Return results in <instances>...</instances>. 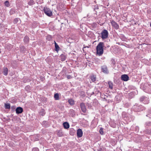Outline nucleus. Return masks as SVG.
<instances>
[{
	"label": "nucleus",
	"mask_w": 151,
	"mask_h": 151,
	"mask_svg": "<svg viewBox=\"0 0 151 151\" xmlns=\"http://www.w3.org/2000/svg\"><path fill=\"white\" fill-rule=\"evenodd\" d=\"M104 44L103 42H100L96 46V53L99 56L102 55L104 52L103 48Z\"/></svg>",
	"instance_id": "f257e3e1"
},
{
	"label": "nucleus",
	"mask_w": 151,
	"mask_h": 151,
	"mask_svg": "<svg viewBox=\"0 0 151 151\" xmlns=\"http://www.w3.org/2000/svg\"><path fill=\"white\" fill-rule=\"evenodd\" d=\"M43 10L45 13L48 16L51 17L52 15V12L49 8L45 7Z\"/></svg>",
	"instance_id": "f03ea898"
},
{
	"label": "nucleus",
	"mask_w": 151,
	"mask_h": 151,
	"mask_svg": "<svg viewBox=\"0 0 151 151\" xmlns=\"http://www.w3.org/2000/svg\"><path fill=\"white\" fill-rule=\"evenodd\" d=\"M101 37L103 39L107 38L108 35V31L106 29H104L101 33Z\"/></svg>",
	"instance_id": "7ed1b4c3"
},
{
	"label": "nucleus",
	"mask_w": 151,
	"mask_h": 151,
	"mask_svg": "<svg viewBox=\"0 0 151 151\" xmlns=\"http://www.w3.org/2000/svg\"><path fill=\"white\" fill-rule=\"evenodd\" d=\"M111 23L112 26L116 29H118L119 28V26L117 23L115 21L113 20L111 21Z\"/></svg>",
	"instance_id": "20e7f679"
},
{
	"label": "nucleus",
	"mask_w": 151,
	"mask_h": 151,
	"mask_svg": "<svg viewBox=\"0 0 151 151\" xmlns=\"http://www.w3.org/2000/svg\"><path fill=\"white\" fill-rule=\"evenodd\" d=\"M80 107L83 113H86V109L85 104L84 103H82L80 104Z\"/></svg>",
	"instance_id": "39448f33"
},
{
	"label": "nucleus",
	"mask_w": 151,
	"mask_h": 151,
	"mask_svg": "<svg viewBox=\"0 0 151 151\" xmlns=\"http://www.w3.org/2000/svg\"><path fill=\"white\" fill-rule=\"evenodd\" d=\"M121 79L124 81H127L128 80L129 77L126 74L122 75L121 77Z\"/></svg>",
	"instance_id": "423d86ee"
},
{
	"label": "nucleus",
	"mask_w": 151,
	"mask_h": 151,
	"mask_svg": "<svg viewBox=\"0 0 151 151\" xmlns=\"http://www.w3.org/2000/svg\"><path fill=\"white\" fill-rule=\"evenodd\" d=\"M23 111V109L21 107H17L16 109V113L18 114L22 113Z\"/></svg>",
	"instance_id": "0eeeda50"
},
{
	"label": "nucleus",
	"mask_w": 151,
	"mask_h": 151,
	"mask_svg": "<svg viewBox=\"0 0 151 151\" xmlns=\"http://www.w3.org/2000/svg\"><path fill=\"white\" fill-rule=\"evenodd\" d=\"M77 136L78 137H81L82 136L83 132L81 129H79L77 130Z\"/></svg>",
	"instance_id": "6e6552de"
},
{
	"label": "nucleus",
	"mask_w": 151,
	"mask_h": 151,
	"mask_svg": "<svg viewBox=\"0 0 151 151\" xmlns=\"http://www.w3.org/2000/svg\"><path fill=\"white\" fill-rule=\"evenodd\" d=\"M142 101L145 104H148L149 103L148 98L146 97H142Z\"/></svg>",
	"instance_id": "1a4fd4ad"
},
{
	"label": "nucleus",
	"mask_w": 151,
	"mask_h": 151,
	"mask_svg": "<svg viewBox=\"0 0 151 151\" xmlns=\"http://www.w3.org/2000/svg\"><path fill=\"white\" fill-rule=\"evenodd\" d=\"M90 78L91 79L92 81L93 82H95L96 80V76L94 75L93 74L90 76Z\"/></svg>",
	"instance_id": "9d476101"
},
{
	"label": "nucleus",
	"mask_w": 151,
	"mask_h": 151,
	"mask_svg": "<svg viewBox=\"0 0 151 151\" xmlns=\"http://www.w3.org/2000/svg\"><path fill=\"white\" fill-rule=\"evenodd\" d=\"M102 71L105 73L108 74L109 73V70L106 67H102Z\"/></svg>",
	"instance_id": "9b49d317"
},
{
	"label": "nucleus",
	"mask_w": 151,
	"mask_h": 151,
	"mask_svg": "<svg viewBox=\"0 0 151 151\" xmlns=\"http://www.w3.org/2000/svg\"><path fill=\"white\" fill-rule=\"evenodd\" d=\"M69 114L72 117H74L75 116V111L73 109H70V110Z\"/></svg>",
	"instance_id": "f8f14e48"
},
{
	"label": "nucleus",
	"mask_w": 151,
	"mask_h": 151,
	"mask_svg": "<svg viewBox=\"0 0 151 151\" xmlns=\"http://www.w3.org/2000/svg\"><path fill=\"white\" fill-rule=\"evenodd\" d=\"M63 125L64 127L66 129H68L69 128L70 125L67 122H65L63 123Z\"/></svg>",
	"instance_id": "ddd939ff"
},
{
	"label": "nucleus",
	"mask_w": 151,
	"mask_h": 151,
	"mask_svg": "<svg viewBox=\"0 0 151 151\" xmlns=\"http://www.w3.org/2000/svg\"><path fill=\"white\" fill-rule=\"evenodd\" d=\"M8 69L6 67H4L3 68V73L5 76H7L8 74Z\"/></svg>",
	"instance_id": "4468645a"
},
{
	"label": "nucleus",
	"mask_w": 151,
	"mask_h": 151,
	"mask_svg": "<svg viewBox=\"0 0 151 151\" xmlns=\"http://www.w3.org/2000/svg\"><path fill=\"white\" fill-rule=\"evenodd\" d=\"M66 55L63 54H61L60 56V58L62 61H65L66 59Z\"/></svg>",
	"instance_id": "2eb2a0df"
},
{
	"label": "nucleus",
	"mask_w": 151,
	"mask_h": 151,
	"mask_svg": "<svg viewBox=\"0 0 151 151\" xmlns=\"http://www.w3.org/2000/svg\"><path fill=\"white\" fill-rule=\"evenodd\" d=\"M68 102L71 105H73L75 104V101L72 99H69L68 101Z\"/></svg>",
	"instance_id": "dca6fc26"
},
{
	"label": "nucleus",
	"mask_w": 151,
	"mask_h": 151,
	"mask_svg": "<svg viewBox=\"0 0 151 151\" xmlns=\"http://www.w3.org/2000/svg\"><path fill=\"white\" fill-rule=\"evenodd\" d=\"M57 135L59 137L62 136L63 134L62 131L61 130H58L57 131Z\"/></svg>",
	"instance_id": "f3484780"
},
{
	"label": "nucleus",
	"mask_w": 151,
	"mask_h": 151,
	"mask_svg": "<svg viewBox=\"0 0 151 151\" xmlns=\"http://www.w3.org/2000/svg\"><path fill=\"white\" fill-rule=\"evenodd\" d=\"M120 37L122 40L123 41H125L126 40V38L124 35L122 34L120 35Z\"/></svg>",
	"instance_id": "a211bd4d"
},
{
	"label": "nucleus",
	"mask_w": 151,
	"mask_h": 151,
	"mask_svg": "<svg viewBox=\"0 0 151 151\" xmlns=\"http://www.w3.org/2000/svg\"><path fill=\"white\" fill-rule=\"evenodd\" d=\"M29 38L27 36H25L24 39V42L27 43L29 42Z\"/></svg>",
	"instance_id": "6ab92c4d"
},
{
	"label": "nucleus",
	"mask_w": 151,
	"mask_h": 151,
	"mask_svg": "<svg viewBox=\"0 0 151 151\" xmlns=\"http://www.w3.org/2000/svg\"><path fill=\"white\" fill-rule=\"evenodd\" d=\"M45 110L44 109H41L40 112V115L42 116H43L45 114Z\"/></svg>",
	"instance_id": "aec40b11"
},
{
	"label": "nucleus",
	"mask_w": 151,
	"mask_h": 151,
	"mask_svg": "<svg viewBox=\"0 0 151 151\" xmlns=\"http://www.w3.org/2000/svg\"><path fill=\"white\" fill-rule=\"evenodd\" d=\"M108 83L109 88L111 89H112L113 84L112 82L111 81H109Z\"/></svg>",
	"instance_id": "412c9836"
},
{
	"label": "nucleus",
	"mask_w": 151,
	"mask_h": 151,
	"mask_svg": "<svg viewBox=\"0 0 151 151\" xmlns=\"http://www.w3.org/2000/svg\"><path fill=\"white\" fill-rule=\"evenodd\" d=\"M54 97L55 100H59V99L58 94L56 93L54 94Z\"/></svg>",
	"instance_id": "4be33fe9"
},
{
	"label": "nucleus",
	"mask_w": 151,
	"mask_h": 151,
	"mask_svg": "<svg viewBox=\"0 0 151 151\" xmlns=\"http://www.w3.org/2000/svg\"><path fill=\"white\" fill-rule=\"evenodd\" d=\"M5 108L6 109H10V105L9 104H5Z\"/></svg>",
	"instance_id": "5701e85b"
},
{
	"label": "nucleus",
	"mask_w": 151,
	"mask_h": 151,
	"mask_svg": "<svg viewBox=\"0 0 151 151\" xmlns=\"http://www.w3.org/2000/svg\"><path fill=\"white\" fill-rule=\"evenodd\" d=\"M55 48L56 49V50L57 51L59 50L60 49V47L55 42Z\"/></svg>",
	"instance_id": "b1692460"
},
{
	"label": "nucleus",
	"mask_w": 151,
	"mask_h": 151,
	"mask_svg": "<svg viewBox=\"0 0 151 151\" xmlns=\"http://www.w3.org/2000/svg\"><path fill=\"white\" fill-rule=\"evenodd\" d=\"M39 137L38 135H36L34 137V139L35 141H37L39 139Z\"/></svg>",
	"instance_id": "393cba45"
},
{
	"label": "nucleus",
	"mask_w": 151,
	"mask_h": 151,
	"mask_svg": "<svg viewBox=\"0 0 151 151\" xmlns=\"http://www.w3.org/2000/svg\"><path fill=\"white\" fill-rule=\"evenodd\" d=\"M4 5L7 7H9L10 5L9 2L8 1H6L5 2Z\"/></svg>",
	"instance_id": "a878e982"
},
{
	"label": "nucleus",
	"mask_w": 151,
	"mask_h": 151,
	"mask_svg": "<svg viewBox=\"0 0 151 151\" xmlns=\"http://www.w3.org/2000/svg\"><path fill=\"white\" fill-rule=\"evenodd\" d=\"M34 4V1L33 0H30L28 2V4L30 6L33 5Z\"/></svg>",
	"instance_id": "bb28decb"
},
{
	"label": "nucleus",
	"mask_w": 151,
	"mask_h": 151,
	"mask_svg": "<svg viewBox=\"0 0 151 151\" xmlns=\"http://www.w3.org/2000/svg\"><path fill=\"white\" fill-rule=\"evenodd\" d=\"M19 20V18H16L14 19L13 21V23L14 24H17Z\"/></svg>",
	"instance_id": "cd10ccee"
},
{
	"label": "nucleus",
	"mask_w": 151,
	"mask_h": 151,
	"mask_svg": "<svg viewBox=\"0 0 151 151\" xmlns=\"http://www.w3.org/2000/svg\"><path fill=\"white\" fill-rule=\"evenodd\" d=\"M103 130V129L102 128H101L99 130L100 133L101 135L103 134H104Z\"/></svg>",
	"instance_id": "c85d7f7f"
},
{
	"label": "nucleus",
	"mask_w": 151,
	"mask_h": 151,
	"mask_svg": "<svg viewBox=\"0 0 151 151\" xmlns=\"http://www.w3.org/2000/svg\"><path fill=\"white\" fill-rule=\"evenodd\" d=\"M32 151H39V150L37 147H34L32 149Z\"/></svg>",
	"instance_id": "c756f323"
},
{
	"label": "nucleus",
	"mask_w": 151,
	"mask_h": 151,
	"mask_svg": "<svg viewBox=\"0 0 151 151\" xmlns=\"http://www.w3.org/2000/svg\"><path fill=\"white\" fill-rule=\"evenodd\" d=\"M47 39L49 41L51 40L52 39V37L50 35H48L47 36Z\"/></svg>",
	"instance_id": "7c9ffc66"
},
{
	"label": "nucleus",
	"mask_w": 151,
	"mask_h": 151,
	"mask_svg": "<svg viewBox=\"0 0 151 151\" xmlns=\"http://www.w3.org/2000/svg\"><path fill=\"white\" fill-rule=\"evenodd\" d=\"M66 78L68 79L72 78L73 77L70 75H67L66 76Z\"/></svg>",
	"instance_id": "2f4dec72"
},
{
	"label": "nucleus",
	"mask_w": 151,
	"mask_h": 151,
	"mask_svg": "<svg viewBox=\"0 0 151 151\" xmlns=\"http://www.w3.org/2000/svg\"><path fill=\"white\" fill-rule=\"evenodd\" d=\"M111 62L112 63V65H114L115 63V61L114 59H112L111 60Z\"/></svg>",
	"instance_id": "473e14b6"
},
{
	"label": "nucleus",
	"mask_w": 151,
	"mask_h": 151,
	"mask_svg": "<svg viewBox=\"0 0 151 151\" xmlns=\"http://www.w3.org/2000/svg\"><path fill=\"white\" fill-rule=\"evenodd\" d=\"M30 87V86H27L25 87V89L26 90H28V89Z\"/></svg>",
	"instance_id": "72a5a7b5"
},
{
	"label": "nucleus",
	"mask_w": 151,
	"mask_h": 151,
	"mask_svg": "<svg viewBox=\"0 0 151 151\" xmlns=\"http://www.w3.org/2000/svg\"><path fill=\"white\" fill-rule=\"evenodd\" d=\"M11 109H15V106H12L11 107Z\"/></svg>",
	"instance_id": "f704fd0d"
},
{
	"label": "nucleus",
	"mask_w": 151,
	"mask_h": 151,
	"mask_svg": "<svg viewBox=\"0 0 151 151\" xmlns=\"http://www.w3.org/2000/svg\"><path fill=\"white\" fill-rule=\"evenodd\" d=\"M66 68H65V67H64L63 68V71H64V70H65Z\"/></svg>",
	"instance_id": "c9c22d12"
},
{
	"label": "nucleus",
	"mask_w": 151,
	"mask_h": 151,
	"mask_svg": "<svg viewBox=\"0 0 151 151\" xmlns=\"http://www.w3.org/2000/svg\"><path fill=\"white\" fill-rule=\"evenodd\" d=\"M94 92H92V93H91V95H93V94H94Z\"/></svg>",
	"instance_id": "e433bc0d"
},
{
	"label": "nucleus",
	"mask_w": 151,
	"mask_h": 151,
	"mask_svg": "<svg viewBox=\"0 0 151 151\" xmlns=\"http://www.w3.org/2000/svg\"><path fill=\"white\" fill-rule=\"evenodd\" d=\"M46 121H43V124L45 123H46Z\"/></svg>",
	"instance_id": "4c0bfd02"
},
{
	"label": "nucleus",
	"mask_w": 151,
	"mask_h": 151,
	"mask_svg": "<svg viewBox=\"0 0 151 151\" xmlns=\"http://www.w3.org/2000/svg\"><path fill=\"white\" fill-rule=\"evenodd\" d=\"M98 92L100 93V92H99V91H98Z\"/></svg>",
	"instance_id": "58836bf2"
}]
</instances>
